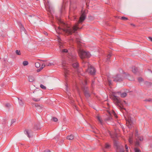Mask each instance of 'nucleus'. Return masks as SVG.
<instances>
[{"label":"nucleus","instance_id":"b1692460","mask_svg":"<svg viewBox=\"0 0 152 152\" xmlns=\"http://www.w3.org/2000/svg\"><path fill=\"white\" fill-rule=\"evenodd\" d=\"M136 138L138 140H139L141 141H142L143 140V138L142 136H137V137Z\"/></svg>","mask_w":152,"mask_h":152},{"label":"nucleus","instance_id":"a18cd8bd","mask_svg":"<svg viewBox=\"0 0 152 152\" xmlns=\"http://www.w3.org/2000/svg\"><path fill=\"white\" fill-rule=\"evenodd\" d=\"M53 120L54 122H56L58 120V119L57 118L55 117L53 118Z\"/></svg>","mask_w":152,"mask_h":152},{"label":"nucleus","instance_id":"c03bdc74","mask_svg":"<svg viewBox=\"0 0 152 152\" xmlns=\"http://www.w3.org/2000/svg\"><path fill=\"white\" fill-rule=\"evenodd\" d=\"M110 147V145L109 144H108L107 143L105 144V147L106 148L108 149Z\"/></svg>","mask_w":152,"mask_h":152},{"label":"nucleus","instance_id":"a211bd4d","mask_svg":"<svg viewBox=\"0 0 152 152\" xmlns=\"http://www.w3.org/2000/svg\"><path fill=\"white\" fill-rule=\"evenodd\" d=\"M84 95L86 99H88L90 96V92L84 93Z\"/></svg>","mask_w":152,"mask_h":152},{"label":"nucleus","instance_id":"de8ad7c7","mask_svg":"<svg viewBox=\"0 0 152 152\" xmlns=\"http://www.w3.org/2000/svg\"><path fill=\"white\" fill-rule=\"evenodd\" d=\"M10 104L9 103H7L6 104V107L8 108H9L10 107Z\"/></svg>","mask_w":152,"mask_h":152},{"label":"nucleus","instance_id":"8fccbe9b","mask_svg":"<svg viewBox=\"0 0 152 152\" xmlns=\"http://www.w3.org/2000/svg\"><path fill=\"white\" fill-rule=\"evenodd\" d=\"M42 69V68L40 67V68L39 69H38L37 70V72H40L41 70Z\"/></svg>","mask_w":152,"mask_h":152},{"label":"nucleus","instance_id":"4be33fe9","mask_svg":"<svg viewBox=\"0 0 152 152\" xmlns=\"http://www.w3.org/2000/svg\"><path fill=\"white\" fill-rule=\"evenodd\" d=\"M136 141L135 142V146L136 147L139 146L140 145V143L139 141L137 138H136Z\"/></svg>","mask_w":152,"mask_h":152},{"label":"nucleus","instance_id":"f704fd0d","mask_svg":"<svg viewBox=\"0 0 152 152\" xmlns=\"http://www.w3.org/2000/svg\"><path fill=\"white\" fill-rule=\"evenodd\" d=\"M32 99L35 102H38L40 100V99H36L35 98H32Z\"/></svg>","mask_w":152,"mask_h":152},{"label":"nucleus","instance_id":"c85d7f7f","mask_svg":"<svg viewBox=\"0 0 152 152\" xmlns=\"http://www.w3.org/2000/svg\"><path fill=\"white\" fill-rule=\"evenodd\" d=\"M16 54L18 55H21V53L20 50H16L15 51Z\"/></svg>","mask_w":152,"mask_h":152},{"label":"nucleus","instance_id":"c756f323","mask_svg":"<svg viewBox=\"0 0 152 152\" xmlns=\"http://www.w3.org/2000/svg\"><path fill=\"white\" fill-rule=\"evenodd\" d=\"M97 119L99 121V123L101 125H102L103 122L101 120L100 118L99 117H97Z\"/></svg>","mask_w":152,"mask_h":152},{"label":"nucleus","instance_id":"bb28decb","mask_svg":"<svg viewBox=\"0 0 152 152\" xmlns=\"http://www.w3.org/2000/svg\"><path fill=\"white\" fill-rule=\"evenodd\" d=\"M134 151L135 152H141V151L137 147L134 148Z\"/></svg>","mask_w":152,"mask_h":152},{"label":"nucleus","instance_id":"4d7b16f0","mask_svg":"<svg viewBox=\"0 0 152 152\" xmlns=\"http://www.w3.org/2000/svg\"><path fill=\"white\" fill-rule=\"evenodd\" d=\"M94 84V81H92V84H91V85H92V86H93V85Z\"/></svg>","mask_w":152,"mask_h":152},{"label":"nucleus","instance_id":"2f4dec72","mask_svg":"<svg viewBox=\"0 0 152 152\" xmlns=\"http://www.w3.org/2000/svg\"><path fill=\"white\" fill-rule=\"evenodd\" d=\"M129 143H130V144H132L133 143V141L132 138H131L130 137L129 138Z\"/></svg>","mask_w":152,"mask_h":152},{"label":"nucleus","instance_id":"20e7f679","mask_svg":"<svg viewBox=\"0 0 152 152\" xmlns=\"http://www.w3.org/2000/svg\"><path fill=\"white\" fill-rule=\"evenodd\" d=\"M113 81L115 82H120L124 80V77L122 75L117 74L113 77Z\"/></svg>","mask_w":152,"mask_h":152},{"label":"nucleus","instance_id":"58836bf2","mask_svg":"<svg viewBox=\"0 0 152 152\" xmlns=\"http://www.w3.org/2000/svg\"><path fill=\"white\" fill-rule=\"evenodd\" d=\"M144 101L152 102V99H146L144 100Z\"/></svg>","mask_w":152,"mask_h":152},{"label":"nucleus","instance_id":"bf43d9fd","mask_svg":"<svg viewBox=\"0 0 152 152\" xmlns=\"http://www.w3.org/2000/svg\"><path fill=\"white\" fill-rule=\"evenodd\" d=\"M150 147L151 148H152V144H151L150 145Z\"/></svg>","mask_w":152,"mask_h":152},{"label":"nucleus","instance_id":"5fc2aeb1","mask_svg":"<svg viewBox=\"0 0 152 152\" xmlns=\"http://www.w3.org/2000/svg\"><path fill=\"white\" fill-rule=\"evenodd\" d=\"M123 102H124V104H125L126 105H127V103L125 101H123Z\"/></svg>","mask_w":152,"mask_h":152},{"label":"nucleus","instance_id":"a19ab883","mask_svg":"<svg viewBox=\"0 0 152 152\" xmlns=\"http://www.w3.org/2000/svg\"><path fill=\"white\" fill-rule=\"evenodd\" d=\"M108 83L109 86L111 85L112 84V81L111 80L108 79Z\"/></svg>","mask_w":152,"mask_h":152},{"label":"nucleus","instance_id":"603ef678","mask_svg":"<svg viewBox=\"0 0 152 152\" xmlns=\"http://www.w3.org/2000/svg\"><path fill=\"white\" fill-rule=\"evenodd\" d=\"M4 120V122H3V124H6V119H3Z\"/></svg>","mask_w":152,"mask_h":152},{"label":"nucleus","instance_id":"864d4df0","mask_svg":"<svg viewBox=\"0 0 152 152\" xmlns=\"http://www.w3.org/2000/svg\"><path fill=\"white\" fill-rule=\"evenodd\" d=\"M148 38L149 39H150V40L152 42V37H149Z\"/></svg>","mask_w":152,"mask_h":152},{"label":"nucleus","instance_id":"ea45409f","mask_svg":"<svg viewBox=\"0 0 152 152\" xmlns=\"http://www.w3.org/2000/svg\"><path fill=\"white\" fill-rule=\"evenodd\" d=\"M112 113L116 118H117V116L114 111H113Z\"/></svg>","mask_w":152,"mask_h":152},{"label":"nucleus","instance_id":"393cba45","mask_svg":"<svg viewBox=\"0 0 152 152\" xmlns=\"http://www.w3.org/2000/svg\"><path fill=\"white\" fill-rule=\"evenodd\" d=\"M71 59L72 61H75V58H76L74 56H71L69 57Z\"/></svg>","mask_w":152,"mask_h":152},{"label":"nucleus","instance_id":"2eb2a0df","mask_svg":"<svg viewBox=\"0 0 152 152\" xmlns=\"http://www.w3.org/2000/svg\"><path fill=\"white\" fill-rule=\"evenodd\" d=\"M110 115L108 116L107 118L105 119V121H112L113 120V118L111 116V114H110Z\"/></svg>","mask_w":152,"mask_h":152},{"label":"nucleus","instance_id":"72a5a7b5","mask_svg":"<svg viewBox=\"0 0 152 152\" xmlns=\"http://www.w3.org/2000/svg\"><path fill=\"white\" fill-rule=\"evenodd\" d=\"M111 56V55H110V54H109L108 56H107V58L106 59V62H107V61H109V58H110V57Z\"/></svg>","mask_w":152,"mask_h":152},{"label":"nucleus","instance_id":"473e14b6","mask_svg":"<svg viewBox=\"0 0 152 152\" xmlns=\"http://www.w3.org/2000/svg\"><path fill=\"white\" fill-rule=\"evenodd\" d=\"M138 80L139 82L140 83L141 82H142L143 81V79L142 77H140L138 79Z\"/></svg>","mask_w":152,"mask_h":152},{"label":"nucleus","instance_id":"6ab92c4d","mask_svg":"<svg viewBox=\"0 0 152 152\" xmlns=\"http://www.w3.org/2000/svg\"><path fill=\"white\" fill-rule=\"evenodd\" d=\"M74 136L72 134H71L70 135L68 136L66 138L67 139L71 140H72L74 139Z\"/></svg>","mask_w":152,"mask_h":152},{"label":"nucleus","instance_id":"7ed1b4c3","mask_svg":"<svg viewBox=\"0 0 152 152\" xmlns=\"http://www.w3.org/2000/svg\"><path fill=\"white\" fill-rule=\"evenodd\" d=\"M78 53L80 58L82 59L85 58H89L91 56L89 52L83 50H79Z\"/></svg>","mask_w":152,"mask_h":152},{"label":"nucleus","instance_id":"4c0bfd02","mask_svg":"<svg viewBox=\"0 0 152 152\" xmlns=\"http://www.w3.org/2000/svg\"><path fill=\"white\" fill-rule=\"evenodd\" d=\"M40 87L42 88V89H46V87L45 86H44L42 84H41L40 85Z\"/></svg>","mask_w":152,"mask_h":152},{"label":"nucleus","instance_id":"f03ea898","mask_svg":"<svg viewBox=\"0 0 152 152\" xmlns=\"http://www.w3.org/2000/svg\"><path fill=\"white\" fill-rule=\"evenodd\" d=\"M113 99L115 102V104L123 112V110L126 111L125 108L123 107V105L124 104V102H123V101L118 96L114 95L113 97Z\"/></svg>","mask_w":152,"mask_h":152},{"label":"nucleus","instance_id":"680f3d73","mask_svg":"<svg viewBox=\"0 0 152 152\" xmlns=\"http://www.w3.org/2000/svg\"><path fill=\"white\" fill-rule=\"evenodd\" d=\"M66 72H65V77L66 76V74L68 73V72H67V71H66Z\"/></svg>","mask_w":152,"mask_h":152},{"label":"nucleus","instance_id":"774afa93","mask_svg":"<svg viewBox=\"0 0 152 152\" xmlns=\"http://www.w3.org/2000/svg\"><path fill=\"white\" fill-rule=\"evenodd\" d=\"M76 40L78 42V41L77 40V39H76Z\"/></svg>","mask_w":152,"mask_h":152},{"label":"nucleus","instance_id":"ddd939ff","mask_svg":"<svg viewBox=\"0 0 152 152\" xmlns=\"http://www.w3.org/2000/svg\"><path fill=\"white\" fill-rule=\"evenodd\" d=\"M132 71L134 74H137L139 72L138 69L137 67L135 66L132 67Z\"/></svg>","mask_w":152,"mask_h":152},{"label":"nucleus","instance_id":"aec40b11","mask_svg":"<svg viewBox=\"0 0 152 152\" xmlns=\"http://www.w3.org/2000/svg\"><path fill=\"white\" fill-rule=\"evenodd\" d=\"M28 80L30 82H32L34 80V77L32 76H30L28 77Z\"/></svg>","mask_w":152,"mask_h":152},{"label":"nucleus","instance_id":"dca6fc26","mask_svg":"<svg viewBox=\"0 0 152 152\" xmlns=\"http://www.w3.org/2000/svg\"><path fill=\"white\" fill-rule=\"evenodd\" d=\"M144 84L146 86L148 87H150L152 86V83L151 82L145 81L144 82Z\"/></svg>","mask_w":152,"mask_h":152},{"label":"nucleus","instance_id":"052dcab7","mask_svg":"<svg viewBox=\"0 0 152 152\" xmlns=\"http://www.w3.org/2000/svg\"><path fill=\"white\" fill-rule=\"evenodd\" d=\"M46 152H50V151L49 150H48L47 151H45Z\"/></svg>","mask_w":152,"mask_h":152},{"label":"nucleus","instance_id":"6e6d98bb","mask_svg":"<svg viewBox=\"0 0 152 152\" xmlns=\"http://www.w3.org/2000/svg\"><path fill=\"white\" fill-rule=\"evenodd\" d=\"M44 33L45 35H47L48 34V33L46 32H44Z\"/></svg>","mask_w":152,"mask_h":152},{"label":"nucleus","instance_id":"79ce46f5","mask_svg":"<svg viewBox=\"0 0 152 152\" xmlns=\"http://www.w3.org/2000/svg\"><path fill=\"white\" fill-rule=\"evenodd\" d=\"M16 121V119H12V120L11 125L14 123Z\"/></svg>","mask_w":152,"mask_h":152},{"label":"nucleus","instance_id":"3c124183","mask_svg":"<svg viewBox=\"0 0 152 152\" xmlns=\"http://www.w3.org/2000/svg\"><path fill=\"white\" fill-rule=\"evenodd\" d=\"M45 66V65L44 64H42L41 68H42V69Z\"/></svg>","mask_w":152,"mask_h":152},{"label":"nucleus","instance_id":"6e6552de","mask_svg":"<svg viewBox=\"0 0 152 152\" xmlns=\"http://www.w3.org/2000/svg\"><path fill=\"white\" fill-rule=\"evenodd\" d=\"M33 104L34 105L37 107V110L39 112H41L43 108V106L42 105H39L37 104L33 103Z\"/></svg>","mask_w":152,"mask_h":152},{"label":"nucleus","instance_id":"09e8293b","mask_svg":"<svg viewBox=\"0 0 152 152\" xmlns=\"http://www.w3.org/2000/svg\"><path fill=\"white\" fill-rule=\"evenodd\" d=\"M65 4L64 3H63V5L62 6V9H66V8L65 7Z\"/></svg>","mask_w":152,"mask_h":152},{"label":"nucleus","instance_id":"c9c22d12","mask_svg":"<svg viewBox=\"0 0 152 152\" xmlns=\"http://www.w3.org/2000/svg\"><path fill=\"white\" fill-rule=\"evenodd\" d=\"M135 136L136 138L137 137V136H138V131L137 130H135Z\"/></svg>","mask_w":152,"mask_h":152},{"label":"nucleus","instance_id":"e433bc0d","mask_svg":"<svg viewBox=\"0 0 152 152\" xmlns=\"http://www.w3.org/2000/svg\"><path fill=\"white\" fill-rule=\"evenodd\" d=\"M121 19L123 20H128V19L127 18H126L125 17H122L121 18Z\"/></svg>","mask_w":152,"mask_h":152},{"label":"nucleus","instance_id":"7c9ffc66","mask_svg":"<svg viewBox=\"0 0 152 152\" xmlns=\"http://www.w3.org/2000/svg\"><path fill=\"white\" fill-rule=\"evenodd\" d=\"M28 64V62L27 61H24L23 62V64L24 66H26Z\"/></svg>","mask_w":152,"mask_h":152},{"label":"nucleus","instance_id":"9d476101","mask_svg":"<svg viewBox=\"0 0 152 152\" xmlns=\"http://www.w3.org/2000/svg\"><path fill=\"white\" fill-rule=\"evenodd\" d=\"M126 124L129 128H131L132 126L133 122L132 121L129 119H128V120H126Z\"/></svg>","mask_w":152,"mask_h":152},{"label":"nucleus","instance_id":"13d9d810","mask_svg":"<svg viewBox=\"0 0 152 152\" xmlns=\"http://www.w3.org/2000/svg\"><path fill=\"white\" fill-rule=\"evenodd\" d=\"M131 25L134 26H135V25L134 24L132 23L131 24Z\"/></svg>","mask_w":152,"mask_h":152},{"label":"nucleus","instance_id":"a878e982","mask_svg":"<svg viewBox=\"0 0 152 152\" xmlns=\"http://www.w3.org/2000/svg\"><path fill=\"white\" fill-rule=\"evenodd\" d=\"M61 53H67L68 52V50L67 49H63L61 50Z\"/></svg>","mask_w":152,"mask_h":152},{"label":"nucleus","instance_id":"f257e3e1","mask_svg":"<svg viewBox=\"0 0 152 152\" xmlns=\"http://www.w3.org/2000/svg\"><path fill=\"white\" fill-rule=\"evenodd\" d=\"M88 12V10H81L80 11V17L78 20H77V23L72 27H69L66 25L65 23L61 20H59V23L60 25L64 28L59 27L60 29L62 30L67 35H71L73 33H75L77 29H80L78 26V24L83 22L85 19L86 17V14Z\"/></svg>","mask_w":152,"mask_h":152},{"label":"nucleus","instance_id":"412c9836","mask_svg":"<svg viewBox=\"0 0 152 152\" xmlns=\"http://www.w3.org/2000/svg\"><path fill=\"white\" fill-rule=\"evenodd\" d=\"M34 129H40V126L39 124H35L34 125Z\"/></svg>","mask_w":152,"mask_h":152},{"label":"nucleus","instance_id":"4468645a","mask_svg":"<svg viewBox=\"0 0 152 152\" xmlns=\"http://www.w3.org/2000/svg\"><path fill=\"white\" fill-rule=\"evenodd\" d=\"M18 24L20 28L21 31H23L25 32V29L22 24L20 22H19Z\"/></svg>","mask_w":152,"mask_h":152},{"label":"nucleus","instance_id":"cd10ccee","mask_svg":"<svg viewBox=\"0 0 152 152\" xmlns=\"http://www.w3.org/2000/svg\"><path fill=\"white\" fill-rule=\"evenodd\" d=\"M35 66L37 68H38L40 66V64L39 62H36L35 63Z\"/></svg>","mask_w":152,"mask_h":152},{"label":"nucleus","instance_id":"0eeeda50","mask_svg":"<svg viewBox=\"0 0 152 152\" xmlns=\"http://www.w3.org/2000/svg\"><path fill=\"white\" fill-rule=\"evenodd\" d=\"M87 84V82L85 81L84 84H83V86L82 87V89L84 93L90 92L89 88L85 85Z\"/></svg>","mask_w":152,"mask_h":152},{"label":"nucleus","instance_id":"37998d69","mask_svg":"<svg viewBox=\"0 0 152 152\" xmlns=\"http://www.w3.org/2000/svg\"><path fill=\"white\" fill-rule=\"evenodd\" d=\"M46 65L47 66H52V65H54L52 63H49L48 64H46Z\"/></svg>","mask_w":152,"mask_h":152},{"label":"nucleus","instance_id":"49530a36","mask_svg":"<svg viewBox=\"0 0 152 152\" xmlns=\"http://www.w3.org/2000/svg\"><path fill=\"white\" fill-rule=\"evenodd\" d=\"M125 148L126 149V151H128L129 150L128 147L126 145H125Z\"/></svg>","mask_w":152,"mask_h":152},{"label":"nucleus","instance_id":"69168bd1","mask_svg":"<svg viewBox=\"0 0 152 152\" xmlns=\"http://www.w3.org/2000/svg\"><path fill=\"white\" fill-rule=\"evenodd\" d=\"M83 64H85V62L84 61H83Z\"/></svg>","mask_w":152,"mask_h":152},{"label":"nucleus","instance_id":"338daca9","mask_svg":"<svg viewBox=\"0 0 152 152\" xmlns=\"http://www.w3.org/2000/svg\"><path fill=\"white\" fill-rule=\"evenodd\" d=\"M29 16L31 17V15H29Z\"/></svg>","mask_w":152,"mask_h":152},{"label":"nucleus","instance_id":"f8f14e48","mask_svg":"<svg viewBox=\"0 0 152 152\" xmlns=\"http://www.w3.org/2000/svg\"><path fill=\"white\" fill-rule=\"evenodd\" d=\"M17 98L18 100V103L19 105L21 107L23 106L24 105V102L23 101L22 99H20L18 97Z\"/></svg>","mask_w":152,"mask_h":152},{"label":"nucleus","instance_id":"f3484780","mask_svg":"<svg viewBox=\"0 0 152 152\" xmlns=\"http://www.w3.org/2000/svg\"><path fill=\"white\" fill-rule=\"evenodd\" d=\"M118 93L120 94L121 97L122 98H124L127 95V94L125 92L121 93L120 92H118Z\"/></svg>","mask_w":152,"mask_h":152},{"label":"nucleus","instance_id":"1a4fd4ad","mask_svg":"<svg viewBox=\"0 0 152 152\" xmlns=\"http://www.w3.org/2000/svg\"><path fill=\"white\" fill-rule=\"evenodd\" d=\"M88 72L91 75H94L95 74L96 71L94 67L92 66H88Z\"/></svg>","mask_w":152,"mask_h":152},{"label":"nucleus","instance_id":"423d86ee","mask_svg":"<svg viewBox=\"0 0 152 152\" xmlns=\"http://www.w3.org/2000/svg\"><path fill=\"white\" fill-rule=\"evenodd\" d=\"M24 134L29 138L31 137V136L32 135L33 132L31 130L26 129L24 131Z\"/></svg>","mask_w":152,"mask_h":152},{"label":"nucleus","instance_id":"9b49d317","mask_svg":"<svg viewBox=\"0 0 152 152\" xmlns=\"http://www.w3.org/2000/svg\"><path fill=\"white\" fill-rule=\"evenodd\" d=\"M122 75L123 76L124 79V78H126L129 80H132V79H130L129 78V77H130V75L128 73H126V72H124Z\"/></svg>","mask_w":152,"mask_h":152},{"label":"nucleus","instance_id":"0e129e2a","mask_svg":"<svg viewBox=\"0 0 152 152\" xmlns=\"http://www.w3.org/2000/svg\"><path fill=\"white\" fill-rule=\"evenodd\" d=\"M71 3H70V8H71Z\"/></svg>","mask_w":152,"mask_h":152},{"label":"nucleus","instance_id":"e2e57ef3","mask_svg":"<svg viewBox=\"0 0 152 152\" xmlns=\"http://www.w3.org/2000/svg\"><path fill=\"white\" fill-rule=\"evenodd\" d=\"M74 19H76V17H75V16H74Z\"/></svg>","mask_w":152,"mask_h":152},{"label":"nucleus","instance_id":"5701e85b","mask_svg":"<svg viewBox=\"0 0 152 152\" xmlns=\"http://www.w3.org/2000/svg\"><path fill=\"white\" fill-rule=\"evenodd\" d=\"M72 66L74 68H77L78 66V63H75L72 64Z\"/></svg>","mask_w":152,"mask_h":152},{"label":"nucleus","instance_id":"39448f33","mask_svg":"<svg viewBox=\"0 0 152 152\" xmlns=\"http://www.w3.org/2000/svg\"><path fill=\"white\" fill-rule=\"evenodd\" d=\"M44 4L46 10L53 9V6L49 0H44Z\"/></svg>","mask_w":152,"mask_h":152}]
</instances>
